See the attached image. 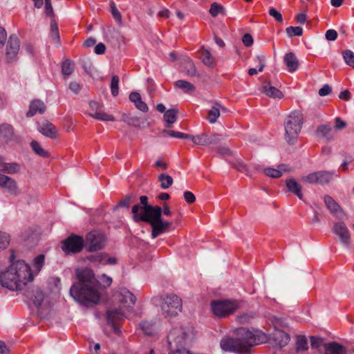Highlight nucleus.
<instances>
[{
  "label": "nucleus",
  "mask_w": 354,
  "mask_h": 354,
  "mask_svg": "<svg viewBox=\"0 0 354 354\" xmlns=\"http://www.w3.org/2000/svg\"><path fill=\"white\" fill-rule=\"evenodd\" d=\"M77 281L70 288V295L82 305L98 304L101 298V285L88 268L76 270Z\"/></svg>",
  "instance_id": "f257e3e1"
},
{
  "label": "nucleus",
  "mask_w": 354,
  "mask_h": 354,
  "mask_svg": "<svg viewBox=\"0 0 354 354\" xmlns=\"http://www.w3.org/2000/svg\"><path fill=\"white\" fill-rule=\"evenodd\" d=\"M236 337L223 338L220 343L221 348L225 351L248 353L250 348L267 342L266 333L257 329L239 328L236 330Z\"/></svg>",
  "instance_id": "f03ea898"
},
{
  "label": "nucleus",
  "mask_w": 354,
  "mask_h": 354,
  "mask_svg": "<svg viewBox=\"0 0 354 354\" xmlns=\"http://www.w3.org/2000/svg\"><path fill=\"white\" fill-rule=\"evenodd\" d=\"M32 279L30 268L24 261L12 263L7 270L0 273L1 286L11 290L22 288Z\"/></svg>",
  "instance_id": "7ed1b4c3"
},
{
  "label": "nucleus",
  "mask_w": 354,
  "mask_h": 354,
  "mask_svg": "<svg viewBox=\"0 0 354 354\" xmlns=\"http://www.w3.org/2000/svg\"><path fill=\"white\" fill-rule=\"evenodd\" d=\"M140 201V205L143 206V213L142 217L137 218L142 219V221L151 224L152 227L151 237L155 239L165 232L167 229L171 226V223L162 220L160 207L148 205V198L146 196H142Z\"/></svg>",
  "instance_id": "20e7f679"
},
{
  "label": "nucleus",
  "mask_w": 354,
  "mask_h": 354,
  "mask_svg": "<svg viewBox=\"0 0 354 354\" xmlns=\"http://www.w3.org/2000/svg\"><path fill=\"white\" fill-rule=\"evenodd\" d=\"M303 115L300 111L291 112L285 119L283 122L285 129V140L290 144L296 142L299 133L303 124Z\"/></svg>",
  "instance_id": "39448f33"
},
{
  "label": "nucleus",
  "mask_w": 354,
  "mask_h": 354,
  "mask_svg": "<svg viewBox=\"0 0 354 354\" xmlns=\"http://www.w3.org/2000/svg\"><path fill=\"white\" fill-rule=\"evenodd\" d=\"M160 307L165 317L176 316L181 311V299L176 295H167L160 298Z\"/></svg>",
  "instance_id": "423d86ee"
},
{
  "label": "nucleus",
  "mask_w": 354,
  "mask_h": 354,
  "mask_svg": "<svg viewBox=\"0 0 354 354\" xmlns=\"http://www.w3.org/2000/svg\"><path fill=\"white\" fill-rule=\"evenodd\" d=\"M187 336V333L185 331L184 328H173L167 336V342L171 350L169 354L177 353L181 351H187L184 348Z\"/></svg>",
  "instance_id": "0eeeda50"
},
{
  "label": "nucleus",
  "mask_w": 354,
  "mask_h": 354,
  "mask_svg": "<svg viewBox=\"0 0 354 354\" xmlns=\"http://www.w3.org/2000/svg\"><path fill=\"white\" fill-rule=\"evenodd\" d=\"M239 308L236 300L220 299L211 303L213 313L218 317H225L234 313Z\"/></svg>",
  "instance_id": "6e6552de"
},
{
  "label": "nucleus",
  "mask_w": 354,
  "mask_h": 354,
  "mask_svg": "<svg viewBox=\"0 0 354 354\" xmlns=\"http://www.w3.org/2000/svg\"><path fill=\"white\" fill-rule=\"evenodd\" d=\"M106 238L102 233L93 231L86 236V247L89 252H94L102 249L105 245Z\"/></svg>",
  "instance_id": "1a4fd4ad"
},
{
  "label": "nucleus",
  "mask_w": 354,
  "mask_h": 354,
  "mask_svg": "<svg viewBox=\"0 0 354 354\" xmlns=\"http://www.w3.org/2000/svg\"><path fill=\"white\" fill-rule=\"evenodd\" d=\"M84 240L82 237L71 235L62 242V249L66 254L80 252L83 248Z\"/></svg>",
  "instance_id": "9d476101"
},
{
  "label": "nucleus",
  "mask_w": 354,
  "mask_h": 354,
  "mask_svg": "<svg viewBox=\"0 0 354 354\" xmlns=\"http://www.w3.org/2000/svg\"><path fill=\"white\" fill-rule=\"evenodd\" d=\"M0 187L5 189L12 196H17L20 194V189L16 180L2 174H0Z\"/></svg>",
  "instance_id": "9b49d317"
},
{
  "label": "nucleus",
  "mask_w": 354,
  "mask_h": 354,
  "mask_svg": "<svg viewBox=\"0 0 354 354\" xmlns=\"http://www.w3.org/2000/svg\"><path fill=\"white\" fill-rule=\"evenodd\" d=\"M221 140L218 134L201 133L192 138V141L196 145L208 146L218 143Z\"/></svg>",
  "instance_id": "f8f14e48"
},
{
  "label": "nucleus",
  "mask_w": 354,
  "mask_h": 354,
  "mask_svg": "<svg viewBox=\"0 0 354 354\" xmlns=\"http://www.w3.org/2000/svg\"><path fill=\"white\" fill-rule=\"evenodd\" d=\"M333 232L339 236L342 244L346 247L349 246L351 243V235L348 227L344 223H336L333 226Z\"/></svg>",
  "instance_id": "ddd939ff"
},
{
  "label": "nucleus",
  "mask_w": 354,
  "mask_h": 354,
  "mask_svg": "<svg viewBox=\"0 0 354 354\" xmlns=\"http://www.w3.org/2000/svg\"><path fill=\"white\" fill-rule=\"evenodd\" d=\"M19 47L20 44L18 37L15 35H10L8 39L6 53V58L9 62L12 61L17 56Z\"/></svg>",
  "instance_id": "4468645a"
},
{
  "label": "nucleus",
  "mask_w": 354,
  "mask_h": 354,
  "mask_svg": "<svg viewBox=\"0 0 354 354\" xmlns=\"http://www.w3.org/2000/svg\"><path fill=\"white\" fill-rule=\"evenodd\" d=\"M90 107L93 111L91 113H90V115L93 118L102 121L115 120L113 116L109 115L102 111V106L98 102L94 101L91 102Z\"/></svg>",
  "instance_id": "2eb2a0df"
},
{
  "label": "nucleus",
  "mask_w": 354,
  "mask_h": 354,
  "mask_svg": "<svg viewBox=\"0 0 354 354\" xmlns=\"http://www.w3.org/2000/svg\"><path fill=\"white\" fill-rule=\"evenodd\" d=\"M124 310L121 308L119 309H110L106 312V319L108 322L112 326L113 328L116 330L115 324L123 320L124 318Z\"/></svg>",
  "instance_id": "dca6fc26"
},
{
  "label": "nucleus",
  "mask_w": 354,
  "mask_h": 354,
  "mask_svg": "<svg viewBox=\"0 0 354 354\" xmlns=\"http://www.w3.org/2000/svg\"><path fill=\"white\" fill-rule=\"evenodd\" d=\"M317 136L325 140L327 142L332 141L335 136V131L328 124L319 126L316 130Z\"/></svg>",
  "instance_id": "f3484780"
},
{
  "label": "nucleus",
  "mask_w": 354,
  "mask_h": 354,
  "mask_svg": "<svg viewBox=\"0 0 354 354\" xmlns=\"http://www.w3.org/2000/svg\"><path fill=\"white\" fill-rule=\"evenodd\" d=\"M15 138L14 129L10 124L0 125V142L8 143Z\"/></svg>",
  "instance_id": "a211bd4d"
},
{
  "label": "nucleus",
  "mask_w": 354,
  "mask_h": 354,
  "mask_svg": "<svg viewBox=\"0 0 354 354\" xmlns=\"http://www.w3.org/2000/svg\"><path fill=\"white\" fill-rule=\"evenodd\" d=\"M129 100L133 103L134 106L139 111L147 113L149 111L147 104L142 101L141 95L138 92H131L129 96Z\"/></svg>",
  "instance_id": "6ab92c4d"
},
{
  "label": "nucleus",
  "mask_w": 354,
  "mask_h": 354,
  "mask_svg": "<svg viewBox=\"0 0 354 354\" xmlns=\"http://www.w3.org/2000/svg\"><path fill=\"white\" fill-rule=\"evenodd\" d=\"M39 131L44 136L54 138L57 136V129L55 127L48 121H44L38 127Z\"/></svg>",
  "instance_id": "aec40b11"
},
{
  "label": "nucleus",
  "mask_w": 354,
  "mask_h": 354,
  "mask_svg": "<svg viewBox=\"0 0 354 354\" xmlns=\"http://www.w3.org/2000/svg\"><path fill=\"white\" fill-rule=\"evenodd\" d=\"M221 111H227V109L218 102L214 103L208 112L207 120L211 124L216 122L221 115Z\"/></svg>",
  "instance_id": "412c9836"
},
{
  "label": "nucleus",
  "mask_w": 354,
  "mask_h": 354,
  "mask_svg": "<svg viewBox=\"0 0 354 354\" xmlns=\"http://www.w3.org/2000/svg\"><path fill=\"white\" fill-rule=\"evenodd\" d=\"M46 105L39 100H35L31 102L29 111L27 112V117H32L36 113L42 114L46 111Z\"/></svg>",
  "instance_id": "4be33fe9"
},
{
  "label": "nucleus",
  "mask_w": 354,
  "mask_h": 354,
  "mask_svg": "<svg viewBox=\"0 0 354 354\" xmlns=\"http://www.w3.org/2000/svg\"><path fill=\"white\" fill-rule=\"evenodd\" d=\"M136 297L127 289L121 290L120 292V301L124 307H131L135 304Z\"/></svg>",
  "instance_id": "5701e85b"
},
{
  "label": "nucleus",
  "mask_w": 354,
  "mask_h": 354,
  "mask_svg": "<svg viewBox=\"0 0 354 354\" xmlns=\"http://www.w3.org/2000/svg\"><path fill=\"white\" fill-rule=\"evenodd\" d=\"M283 61L289 72H295L298 68L299 62L293 53H288L286 54Z\"/></svg>",
  "instance_id": "b1692460"
},
{
  "label": "nucleus",
  "mask_w": 354,
  "mask_h": 354,
  "mask_svg": "<svg viewBox=\"0 0 354 354\" xmlns=\"http://www.w3.org/2000/svg\"><path fill=\"white\" fill-rule=\"evenodd\" d=\"M286 187L289 192L296 195L299 199H303L301 185L293 178H290L286 181Z\"/></svg>",
  "instance_id": "393cba45"
},
{
  "label": "nucleus",
  "mask_w": 354,
  "mask_h": 354,
  "mask_svg": "<svg viewBox=\"0 0 354 354\" xmlns=\"http://www.w3.org/2000/svg\"><path fill=\"white\" fill-rule=\"evenodd\" d=\"M273 340L277 346L281 348L288 344L290 336L287 333L278 330L273 335Z\"/></svg>",
  "instance_id": "a878e982"
},
{
  "label": "nucleus",
  "mask_w": 354,
  "mask_h": 354,
  "mask_svg": "<svg viewBox=\"0 0 354 354\" xmlns=\"http://www.w3.org/2000/svg\"><path fill=\"white\" fill-rule=\"evenodd\" d=\"M26 296L32 301L36 306H40L44 298V293L39 288H35L31 292H28Z\"/></svg>",
  "instance_id": "bb28decb"
},
{
  "label": "nucleus",
  "mask_w": 354,
  "mask_h": 354,
  "mask_svg": "<svg viewBox=\"0 0 354 354\" xmlns=\"http://www.w3.org/2000/svg\"><path fill=\"white\" fill-rule=\"evenodd\" d=\"M325 352L326 354H346V349L336 342H332L325 345Z\"/></svg>",
  "instance_id": "cd10ccee"
},
{
  "label": "nucleus",
  "mask_w": 354,
  "mask_h": 354,
  "mask_svg": "<svg viewBox=\"0 0 354 354\" xmlns=\"http://www.w3.org/2000/svg\"><path fill=\"white\" fill-rule=\"evenodd\" d=\"M263 92L267 96L272 98L281 99L283 97V95L281 91L274 86H271L269 83L263 85Z\"/></svg>",
  "instance_id": "c85d7f7f"
},
{
  "label": "nucleus",
  "mask_w": 354,
  "mask_h": 354,
  "mask_svg": "<svg viewBox=\"0 0 354 354\" xmlns=\"http://www.w3.org/2000/svg\"><path fill=\"white\" fill-rule=\"evenodd\" d=\"M199 53L200 59L205 66L209 67L213 66L215 62V58L208 50L202 48L200 50Z\"/></svg>",
  "instance_id": "c756f323"
},
{
  "label": "nucleus",
  "mask_w": 354,
  "mask_h": 354,
  "mask_svg": "<svg viewBox=\"0 0 354 354\" xmlns=\"http://www.w3.org/2000/svg\"><path fill=\"white\" fill-rule=\"evenodd\" d=\"M337 177V174L335 171H319L318 184L328 183Z\"/></svg>",
  "instance_id": "7c9ffc66"
},
{
  "label": "nucleus",
  "mask_w": 354,
  "mask_h": 354,
  "mask_svg": "<svg viewBox=\"0 0 354 354\" xmlns=\"http://www.w3.org/2000/svg\"><path fill=\"white\" fill-rule=\"evenodd\" d=\"M44 261L45 256L44 254H39L34 259L32 263L33 270H30L33 277L34 274L37 275L41 271L44 265Z\"/></svg>",
  "instance_id": "2f4dec72"
},
{
  "label": "nucleus",
  "mask_w": 354,
  "mask_h": 354,
  "mask_svg": "<svg viewBox=\"0 0 354 354\" xmlns=\"http://www.w3.org/2000/svg\"><path fill=\"white\" fill-rule=\"evenodd\" d=\"M20 170V165L16 162H6L4 165H1L0 171L14 174L17 173Z\"/></svg>",
  "instance_id": "473e14b6"
},
{
  "label": "nucleus",
  "mask_w": 354,
  "mask_h": 354,
  "mask_svg": "<svg viewBox=\"0 0 354 354\" xmlns=\"http://www.w3.org/2000/svg\"><path fill=\"white\" fill-rule=\"evenodd\" d=\"M324 203L330 212L337 214L341 211L339 205L330 196H326Z\"/></svg>",
  "instance_id": "72a5a7b5"
},
{
  "label": "nucleus",
  "mask_w": 354,
  "mask_h": 354,
  "mask_svg": "<svg viewBox=\"0 0 354 354\" xmlns=\"http://www.w3.org/2000/svg\"><path fill=\"white\" fill-rule=\"evenodd\" d=\"M122 120L127 123L129 125L134 126V127H138L140 128H145L146 125L143 124L141 125L140 122V118L138 116H131L127 115H123ZM148 124H147V126Z\"/></svg>",
  "instance_id": "f704fd0d"
},
{
  "label": "nucleus",
  "mask_w": 354,
  "mask_h": 354,
  "mask_svg": "<svg viewBox=\"0 0 354 354\" xmlns=\"http://www.w3.org/2000/svg\"><path fill=\"white\" fill-rule=\"evenodd\" d=\"M178 112V111L176 109H170L165 111L164 114V120L169 124L168 127L176 121Z\"/></svg>",
  "instance_id": "c9c22d12"
},
{
  "label": "nucleus",
  "mask_w": 354,
  "mask_h": 354,
  "mask_svg": "<svg viewBox=\"0 0 354 354\" xmlns=\"http://www.w3.org/2000/svg\"><path fill=\"white\" fill-rule=\"evenodd\" d=\"M158 180L160 183L161 188L167 189L173 184V178L168 174H161L158 176Z\"/></svg>",
  "instance_id": "e433bc0d"
},
{
  "label": "nucleus",
  "mask_w": 354,
  "mask_h": 354,
  "mask_svg": "<svg viewBox=\"0 0 354 354\" xmlns=\"http://www.w3.org/2000/svg\"><path fill=\"white\" fill-rule=\"evenodd\" d=\"M30 146L33 151L39 156L42 158L48 157V152L44 148L41 147V146L38 142L35 140L32 141L30 142Z\"/></svg>",
  "instance_id": "4c0bfd02"
},
{
  "label": "nucleus",
  "mask_w": 354,
  "mask_h": 354,
  "mask_svg": "<svg viewBox=\"0 0 354 354\" xmlns=\"http://www.w3.org/2000/svg\"><path fill=\"white\" fill-rule=\"evenodd\" d=\"M139 326L142 332L147 335H152L155 331L154 325L151 322H141Z\"/></svg>",
  "instance_id": "58836bf2"
},
{
  "label": "nucleus",
  "mask_w": 354,
  "mask_h": 354,
  "mask_svg": "<svg viewBox=\"0 0 354 354\" xmlns=\"http://www.w3.org/2000/svg\"><path fill=\"white\" fill-rule=\"evenodd\" d=\"M74 71V64L70 59H65L62 65V73L64 75L69 76Z\"/></svg>",
  "instance_id": "ea45409f"
},
{
  "label": "nucleus",
  "mask_w": 354,
  "mask_h": 354,
  "mask_svg": "<svg viewBox=\"0 0 354 354\" xmlns=\"http://www.w3.org/2000/svg\"><path fill=\"white\" fill-rule=\"evenodd\" d=\"M175 86L184 92H192L195 90V86L185 80H178L175 82Z\"/></svg>",
  "instance_id": "a19ab883"
},
{
  "label": "nucleus",
  "mask_w": 354,
  "mask_h": 354,
  "mask_svg": "<svg viewBox=\"0 0 354 354\" xmlns=\"http://www.w3.org/2000/svg\"><path fill=\"white\" fill-rule=\"evenodd\" d=\"M296 348L297 351H304L308 350V345L307 339L304 335H299L296 339Z\"/></svg>",
  "instance_id": "79ce46f5"
},
{
  "label": "nucleus",
  "mask_w": 354,
  "mask_h": 354,
  "mask_svg": "<svg viewBox=\"0 0 354 354\" xmlns=\"http://www.w3.org/2000/svg\"><path fill=\"white\" fill-rule=\"evenodd\" d=\"M209 13L213 17H216L218 14L225 15L224 7L216 2L212 3L209 9Z\"/></svg>",
  "instance_id": "37998d69"
},
{
  "label": "nucleus",
  "mask_w": 354,
  "mask_h": 354,
  "mask_svg": "<svg viewBox=\"0 0 354 354\" xmlns=\"http://www.w3.org/2000/svg\"><path fill=\"white\" fill-rule=\"evenodd\" d=\"M285 169H277L272 167H266L263 169V171L266 176L269 177L277 178L281 176L282 172Z\"/></svg>",
  "instance_id": "c03bdc74"
},
{
  "label": "nucleus",
  "mask_w": 354,
  "mask_h": 354,
  "mask_svg": "<svg viewBox=\"0 0 354 354\" xmlns=\"http://www.w3.org/2000/svg\"><path fill=\"white\" fill-rule=\"evenodd\" d=\"M286 32L289 37H292L294 36L299 37L303 34V29L299 26H290L286 29Z\"/></svg>",
  "instance_id": "a18cd8bd"
},
{
  "label": "nucleus",
  "mask_w": 354,
  "mask_h": 354,
  "mask_svg": "<svg viewBox=\"0 0 354 354\" xmlns=\"http://www.w3.org/2000/svg\"><path fill=\"white\" fill-rule=\"evenodd\" d=\"M342 55L346 64L354 68V53L350 50H346Z\"/></svg>",
  "instance_id": "49530a36"
},
{
  "label": "nucleus",
  "mask_w": 354,
  "mask_h": 354,
  "mask_svg": "<svg viewBox=\"0 0 354 354\" xmlns=\"http://www.w3.org/2000/svg\"><path fill=\"white\" fill-rule=\"evenodd\" d=\"M132 213L133 214V220L136 222L142 221V219H138V217H142L143 213V206L136 204L132 207Z\"/></svg>",
  "instance_id": "de8ad7c7"
},
{
  "label": "nucleus",
  "mask_w": 354,
  "mask_h": 354,
  "mask_svg": "<svg viewBox=\"0 0 354 354\" xmlns=\"http://www.w3.org/2000/svg\"><path fill=\"white\" fill-rule=\"evenodd\" d=\"M301 180L308 183L318 184V171L303 176Z\"/></svg>",
  "instance_id": "09e8293b"
},
{
  "label": "nucleus",
  "mask_w": 354,
  "mask_h": 354,
  "mask_svg": "<svg viewBox=\"0 0 354 354\" xmlns=\"http://www.w3.org/2000/svg\"><path fill=\"white\" fill-rule=\"evenodd\" d=\"M119 77L117 75H113L111 78V94L113 96L118 95L119 93Z\"/></svg>",
  "instance_id": "8fccbe9b"
},
{
  "label": "nucleus",
  "mask_w": 354,
  "mask_h": 354,
  "mask_svg": "<svg viewBox=\"0 0 354 354\" xmlns=\"http://www.w3.org/2000/svg\"><path fill=\"white\" fill-rule=\"evenodd\" d=\"M10 243V236L6 232H0V250L5 249Z\"/></svg>",
  "instance_id": "3c124183"
},
{
  "label": "nucleus",
  "mask_w": 354,
  "mask_h": 354,
  "mask_svg": "<svg viewBox=\"0 0 354 354\" xmlns=\"http://www.w3.org/2000/svg\"><path fill=\"white\" fill-rule=\"evenodd\" d=\"M105 259H106V254H102V253H100V254H93V255H91L88 257V259L92 261V262H95V263H102V264H104L105 263Z\"/></svg>",
  "instance_id": "603ef678"
},
{
  "label": "nucleus",
  "mask_w": 354,
  "mask_h": 354,
  "mask_svg": "<svg viewBox=\"0 0 354 354\" xmlns=\"http://www.w3.org/2000/svg\"><path fill=\"white\" fill-rule=\"evenodd\" d=\"M254 62L257 64V66L259 68V71L261 72L265 67V55L262 53L257 55L254 58Z\"/></svg>",
  "instance_id": "864d4df0"
},
{
  "label": "nucleus",
  "mask_w": 354,
  "mask_h": 354,
  "mask_svg": "<svg viewBox=\"0 0 354 354\" xmlns=\"http://www.w3.org/2000/svg\"><path fill=\"white\" fill-rule=\"evenodd\" d=\"M50 30H51V32H50L51 38L54 40L59 41V34L57 25L55 23L51 22Z\"/></svg>",
  "instance_id": "5fc2aeb1"
},
{
  "label": "nucleus",
  "mask_w": 354,
  "mask_h": 354,
  "mask_svg": "<svg viewBox=\"0 0 354 354\" xmlns=\"http://www.w3.org/2000/svg\"><path fill=\"white\" fill-rule=\"evenodd\" d=\"M334 127L335 130L339 131L346 127V122L342 120L339 117H336L334 120Z\"/></svg>",
  "instance_id": "6e6d98bb"
},
{
  "label": "nucleus",
  "mask_w": 354,
  "mask_h": 354,
  "mask_svg": "<svg viewBox=\"0 0 354 354\" xmlns=\"http://www.w3.org/2000/svg\"><path fill=\"white\" fill-rule=\"evenodd\" d=\"M111 14H112L113 18L118 23L120 24L122 22V15H121L120 12L118 11L115 5L113 2L111 3Z\"/></svg>",
  "instance_id": "4d7b16f0"
},
{
  "label": "nucleus",
  "mask_w": 354,
  "mask_h": 354,
  "mask_svg": "<svg viewBox=\"0 0 354 354\" xmlns=\"http://www.w3.org/2000/svg\"><path fill=\"white\" fill-rule=\"evenodd\" d=\"M269 15L278 22H281L283 21L281 14L274 8H270L269 9Z\"/></svg>",
  "instance_id": "13d9d810"
},
{
  "label": "nucleus",
  "mask_w": 354,
  "mask_h": 354,
  "mask_svg": "<svg viewBox=\"0 0 354 354\" xmlns=\"http://www.w3.org/2000/svg\"><path fill=\"white\" fill-rule=\"evenodd\" d=\"M325 37L328 41H335L337 37V32L333 29H330L326 32Z\"/></svg>",
  "instance_id": "bf43d9fd"
},
{
  "label": "nucleus",
  "mask_w": 354,
  "mask_h": 354,
  "mask_svg": "<svg viewBox=\"0 0 354 354\" xmlns=\"http://www.w3.org/2000/svg\"><path fill=\"white\" fill-rule=\"evenodd\" d=\"M187 73L189 76H194L196 73V68L192 62L189 59H187Z\"/></svg>",
  "instance_id": "052dcab7"
},
{
  "label": "nucleus",
  "mask_w": 354,
  "mask_h": 354,
  "mask_svg": "<svg viewBox=\"0 0 354 354\" xmlns=\"http://www.w3.org/2000/svg\"><path fill=\"white\" fill-rule=\"evenodd\" d=\"M184 198L187 203H192L195 201L196 198L194 194L189 191L184 192Z\"/></svg>",
  "instance_id": "680f3d73"
},
{
  "label": "nucleus",
  "mask_w": 354,
  "mask_h": 354,
  "mask_svg": "<svg viewBox=\"0 0 354 354\" xmlns=\"http://www.w3.org/2000/svg\"><path fill=\"white\" fill-rule=\"evenodd\" d=\"M242 41L245 46H250L253 44V38L250 34H245L243 36Z\"/></svg>",
  "instance_id": "e2e57ef3"
},
{
  "label": "nucleus",
  "mask_w": 354,
  "mask_h": 354,
  "mask_svg": "<svg viewBox=\"0 0 354 354\" xmlns=\"http://www.w3.org/2000/svg\"><path fill=\"white\" fill-rule=\"evenodd\" d=\"M331 92V87L328 84H325L319 90V95L320 96H325Z\"/></svg>",
  "instance_id": "0e129e2a"
},
{
  "label": "nucleus",
  "mask_w": 354,
  "mask_h": 354,
  "mask_svg": "<svg viewBox=\"0 0 354 354\" xmlns=\"http://www.w3.org/2000/svg\"><path fill=\"white\" fill-rule=\"evenodd\" d=\"M45 12L48 16H51L53 14V9L50 0H45Z\"/></svg>",
  "instance_id": "69168bd1"
},
{
  "label": "nucleus",
  "mask_w": 354,
  "mask_h": 354,
  "mask_svg": "<svg viewBox=\"0 0 354 354\" xmlns=\"http://www.w3.org/2000/svg\"><path fill=\"white\" fill-rule=\"evenodd\" d=\"M253 318V315L245 313L239 317V322L240 323H248Z\"/></svg>",
  "instance_id": "338daca9"
},
{
  "label": "nucleus",
  "mask_w": 354,
  "mask_h": 354,
  "mask_svg": "<svg viewBox=\"0 0 354 354\" xmlns=\"http://www.w3.org/2000/svg\"><path fill=\"white\" fill-rule=\"evenodd\" d=\"M106 46L103 43H99L95 46L94 51L97 55H102L104 53Z\"/></svg>",
  "instance_id": "774afa93"
}]
</instances>
